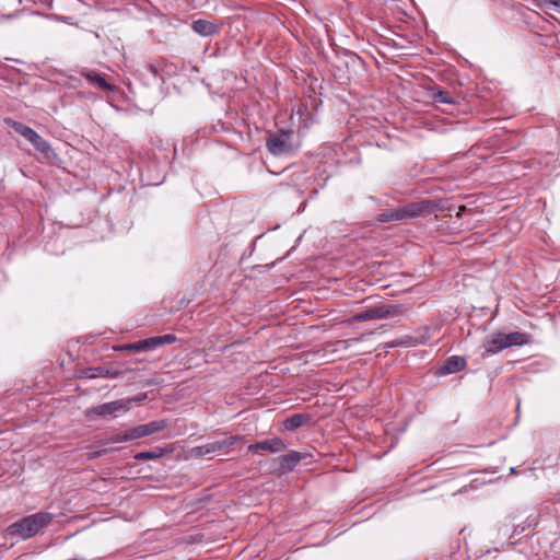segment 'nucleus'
I'll use <instances>...</instances> for the list:
<instances>
[{
	"instance_id": "obj_2",
	"label": "nucleus",
	"mask_w": 560,
	"mask_h": 560,
	"mask_svg": "<svg viewBox=\"0 0 560 560\" xmlns=\"http://www.w3.org/2000/svg\"><path fill=\"white\" fill-rule=\"evenodd\" d=\"M399 314H401L400 306L381 302L375 305L368 306L365 310L355 313L352 316V320L366 322L373 319L394 317Z\"/></svg>"
},
{
	"instance_id": "obj_16",
	"label": "nucleus",
	"mask_w": 560,
	"mask_h": 560,
	"mask_svg": "<svg viewBox=\"0 0 560 560\" xmlns=\"http://www.w3.org/2000/svg\"><path fill=\"white\" fill-rule=\"evenodd\" d=\"M504 338L508 348L521 347L530 342V336L520 331L504 334Z\"/></svg>"
},
{
	"instance_id": "obj_8",
	"label": "nucleus",
	"mask_w": 560,
	"mask_h": 560,
	"mask_svg": "<svg viewBox=\"0 0 560 560\" xmlns=\"http://www.w3.org/2000/svg\"><path fill=\"white\" fill-rule=\"evenodd\" d=\"M402 212L405 214V219H413L423 215L424 213H429L433 210L434 206L430 200H422L418 202H410L406 206H402Z\"/></svg>"
},
{
	"instance_id": "obj_19",
	"label": "nucleus",
	"mask_w": 560,
	"mask_h": 560,
	"mask_svg": "<svg viewBox=\"0 0 560 560\" xmlns=\"http://www.w3.org/2000/svg\"><path fill=\"white\" fill-rule=\"evenodd\" d=\"M307 420V416L302 413H295L283 421V427L285 430L294 431L301 428Z\"/></svg>"
},
{
	"instance_id": "obj_17",
	"label": "nucleus",
	"mask_w": 560,
	"mask_h": 560,
	"mask_svg": "<svg viewBox=\"0 0 560 560\" xmlns=\"http://www.w3.org/2000/svg\"><path fill=\"white\" fill-rule=\"evenodd\" d=\"M172 452V448L155 447L151 451L140 452L135 455L137 460H153L163 457L165 454Z\"/></svg>"
},
{
	"instance_id": "obj_5",
	"label": "nucleus",
	"mask_w": 560,
	"mask_h": 560,
	"mask_svg": "<svg viewBox=\"0 0 560 560\" xmlns=\"http://www.w3.org/2000/svg\"><path fill=\"white\" fill-rule=\"evenodd\" d=\"M238 436H230L222 441L207 443L205 445L191 448V455L195 457H203L208 454L222 451L224 447H231L238 442Z\"/></svg>"
},
{
	"instance_id": "obj_28",
	"label": "nucleus",
	"mask_w": 560,
	"mask_h": 560,
	"mask_svg": "<svg viewBox=\"0 0 560 560\" xmlns=\"http://www.w3.org/2000/svg\"><path fill=\"white\" fill-rule=\"evenodd\" d=\"M509 224L511 225V228H512V226H515V228H517V229L520 228V222H518L517 220H513V221H511Z\"/></svg>"
},
{
	"instance_id": "obj_3",
	"label": "nucleus",
	"mask_w": 560,
	"mask_h": 560,
	"mask_svg": "<svg viewBox=\"0 0 560 560\" xmlns=\"http://www.w3.org/2000/svg\"><path fill=\"white\" fill-rule=\"evenodd\" d=\"M4 122L11 127L15 132L24 137L27 141H30L33 147L38 150L42 153H48L51 148L48 141H46L40 135H38L34 129L31 127L13 120L11 118H5Z\"/></svg>"
},
{
	"instance_id": "obj_26",
	"label": "nucleus",
	"mask_w": 560,
	"mask_h": 560,
	"mask_svg": "<svg viewBox=\"0 0 560 560\" xmlns=\"http://www.w3.org/2000/svg\"><path fill=\"white\" fill-rule=\"evenodd\" d=\"M541 8H550L553 5L555 0H534Z\"/></svg>"
},
{
	"instance_id": "obj_20",
	"label": "nucleus",
	"mask_w": 560,
	"mask_h": 560,
	"mask_svg": "<svg viewBox=\"0 0 560 560\" xmlns=\"http://www.w3.org/2000/svg\"><path fill=\"white\" fill-rule=\"evenodd\" d=\"M432 98L435 103L442 104H455V100L448 91L434 89L432 92Z\"/></svg>"
},
{
	"instance_id": "obj_22",
	"label": "nucleus",
	"mask_w": 560,
	"mask_h": 560,
	"mask_svg": "<svg viewBox=\"0 0 560 560\" xmlns=\"http://www.w3.org/2000/svg\"><path fill=\"white\" fill-rule=\"evenodd\" d=\"M119 351H133V352H141L142 350V342L141 340L138 342L127 343L120 347L115 348Z\"/></svg>"
},
{
	"instance_id": "obj_29",
	"label": "nucleus",
	"mask_w": 560,
	"mask_h": 560,
	"mask_svg": "<svg viewBox=\"0 0 560 560\" xmlns=\"http://www.w3.org/2000/svg\"><path fill=\"white\" fill-rule=\"evenodd\" d=\"M552 7L557 8L558 11L560 12V0H555V3Z\"/></svg>"
},
{
	"instance_id": "obj_14",
	"label": "nucleus",
	"mask_w": 560,
	"mask_h": 560,
	"mask_svg": "<svg viewBox=\"0 0 560 560\" xmlns=\"http://www.w3.org/2000/svg\"><path fill=\"white\" fill-rule=\"evenodd\" d=\"M83 375L88 378L95 377H105V378H116L120 375V372L117 370H110L104 366L89 368L83 370Z\"/></svg>"
},
{
	"instance_id": "obj_25",
	"label": "nucleus",
	"mask_w": 560,
	"mask_h": 560,
	"mask_svg": "<svg viewBox=\"0 0 560 560\" xmlns=\"http://www.w3.org/2000/svg\"><path fill=\"white\" fill-rule=\"evenodd\" d=\"M378 221H381V222L394 221L393 214H392L390 210H387V211H384V212L380 213L378 214Z\"/></svg>"
},
{
	"instance_id": "obj_12",
	"label": "nucleus",
	"mask_w": 560,
	"mask_h": 560,
	"mask_svg": "<svg viewBox=\"0 0 560 560\" xmlns=\"http://www.w3.org/2000/svg\"><path fill=\"white\" fill-rule=\"evenodd\" d=\"M176 339H177L176 336L173 334H166L163 336H155V337L147 338L144 340H141L142 350L143 351L154 350L164 345L173 343L176 341Z\"/></svg>"
},
{
	"instance_id": "obj_21",
	"label": "nucleus",
	"mask_w": 560,
	"mask_h": 560,
	"mask_svg": "<svg viewBox=\"0 0 560 560\" xmlns=\"http://www.w3.org/2000/svg\"><path fill=\"white\" fill-rule=\"evenodd\" d=\"M133 441L130 436V429H127L122 432L114 433L106 439L105 444H118L124 442Z\"/></svg>"
},
{
	"instance_id": "obj_11",
	"label": "nucleus",
	"mask_w": 560,
	"mask_h": 560,
	"mask_svg": "<svg viewBox=\"0 0 560 560\" xmlns=\"http://www.w3.org/2000/svg\"><path fill=\"white\" fill-rule=\"evenodd\" d=\"M307 457L306 453H300L296 451H291L288 454L281 456L278 458L279 460V467L282 472H290L292 471L295 466L303 459Z\"/></svg>"
},
{
	"instance_id": "obj_23",
	"label": "nucleus",
	"mask_w": 560,
	"mask_h": 560,
	"mask_svg": "<svg viewBox=\"0 0 560 560\" xmlns=\"http://www.w3.org/2000/svg\"><path fill=\"white\" fill-rule=\"evenodd\" d=\"M359 338H353V339H348V340H338L336 343H335V350L337 351H340V350H346L348 349L352 343H358L359 342Z\"/></svg>"
},
{
	"instance_id": "obj_15",
	"label": "nucleus",
	"mask_w": 560,
	"mask_h": 560,
	"mask_svg": "<svg viewBox=\"0 0 560 560\" xmlns=\"http://www.w3.org/2000/svg\"><path fill=\"white\" fill-rule=\"evenodd\" d=\"M81 74L93 85L101 90L114 91V86L109 84L98 72L93 70H83Z\"/></svg>"
},
{
	"instance_id": "obj_6",
	"label": "nucleus",
	"mask_w": 560,
	"mask_h": 560,
	"mask_svg": "<svg viewBox=\"0 0 560 560\" xmlns=\"http://www.w3.org/2000/svg\"><path fill=\"white\" fill-rule=\"evenodd\" d=\"M129 400L118 399L105 402L88 410V415H95L98 417H107L116 412L127 411L129 409Z\"/></svg>"
},
{
	"instance_id": "obj_27",
	"label": "nucleus",
	"mask_w": 560,
	"mask_h": 560,
	"mask_svg": "<svg viewBox=\"0 0 560 560\" xmlns=\"http://www.w3.org/2000/svg\"><path fill=\"white\" fill-rule=\"evenodd\" d=\"M106 453L105 450H100V451H95L92 453L91 457H98V456H102Z\"/></svg>"
},
{
	"instance_id": "obj_24",
	"label": "nucleus",
	"mask_w": 560,
	"mask_h": 560,
	"mask_svg": "<svg viewBox=\"0 0 560 560\" xmlns=\"http://www.w3.org/2000/svg\"><path fill=\"white\" fill-rule=\"evenodd\" d=\"M390 212L393 214L394 221H404V220H406L401 207L396 208V209H392Z\"/></svg>"
},
{
	"instance_id": "obj_9",
	"label": "nucleus",
	"mask_w": 560,
	"mask_h": 560,
	"mask_svg": "<svg viewBox=\"0 0 560 560\" xmlns=\"http://www.w3.org/2000/svg\"><path fill=\"white\" fill-rule=\"evenodd\" d=\"M482 347L485 349L486 355L495 354L504 349H508L504 334L499 331L492 332L485 339Z\"/></svg>"
},
{
	"instance_id": "obj_7",
	"label": "nucleus",
	"mask_w": 560,
	"mask_h": 560,
	"mask_svg": "<svg viewBox=\"0 0 560 560\" xmlns=\"http://www.w3.org/2000/svg\"><path fill=\"white\" fill-rule=\"evenodd\" d=\"M167 425L168 422L164 419L139 424L137 427L130 428V436L133 440H138L161 432L167 428Z\"/></svg>"
},
{
	"instance_id": "obj_10",
	"label": "nucleus",
	"mask_w": 560,
	"mask_h": 560,
	"mask_svg": "<svg viewBox=\"0 0 560 560\" xmlns=\"http://www.w3.org/2000/svg\"><path fill=\"white\" fill-rule=\"evenodd\" d=\"M287 448L285 442L280 438H273L269 440H264L255 444H250L248 446L249 452H254L256 450H262L270 453H279Z\"/></svg>"
},
{
	"instance_id": "obj_18",
	"label": "nucleus",
	"mask_w": 560,
	"mask_h": 560,
	"mask_svg": "<svg viewBox=\"0 0 560 560\" xmlns=\"http://www.w3.org/2000/svg\"><path fill=\"white\" fill-rule=\"evenodd\" d=\"M466 366V360L462 357L453 355L450 357L444 363V371L447 374H453L464 370Z\"/></svg>"
},
{
	"instance_id": "obj_13",
	"label": "nucleus",
	"mask_w": 560,
	"mask_h": 560,
	"mask_svg": "<svg viewBox=\"0 0 560 560\" xmlns=\"http://www.w3.org/2000/svg\"><path fill=\"white\" fill-rule=\"evenodd\" d=\"M191 27L194 32L201 36H212L220 31V26L207 20H196L192 22Z\"/></svg>"
},
{
	"instance_id": "obj_1",
	"label": "nucleus",
	"mask_w": 560,
	"mask_h": 560,
	"mask_svg": "<svg viewBox=\"0 0 560 560\" xmlns=\"http://www.w3.org/2000/svg\"><path fill=\"white\" fill-rule=\"evenodd\" d=\"M54 517V514L49 512H38L11 524L8 530L12 536H16L22 539H30L42 528L48 526Z\"/></svg>"
},
{
	"instance_id": "obj_30",
	"label": "nucleus",
	"mask_w": 560,
	"mask_h": 560,
	"mask_svg": "<svg viewBox=\"0 0 560 560\" xmlns=\"http://www.w3.org/2000/svg\"><path fill=\"white\" fill-rule=\"evenodd\" d=\"M465 210H466L465 206L459 207L458 212H457V217H460L462 212H464Z\"/></svg>"
},
{
	"instance_id": "obj_4",
	"label": "nucleus",
	"mask_w": 560,
	"mask_h": 560,
	"mask_svg": "<svg viewBox=\"0 0 560 560\" xmlns=\"http://www.w3.org/2000/svg\"><path fill=\"white\" fill-rule=\"evenodd\" d=\"M268 151L276 156L291 154L293 145L291 143V135L285 131L272 135L266 142Z\"/></svg>"
}]
</instances>
